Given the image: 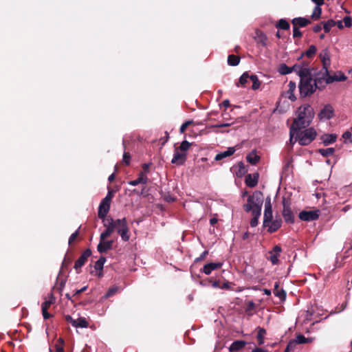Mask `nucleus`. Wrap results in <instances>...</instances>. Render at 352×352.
<instances>
[{
    "mask_svg": "<svg viewBox=\"0 0 352 352\" xmlns=\"http://www.w3.org/2000/svg\"><path fill=\"white\" fill-rule=\"evenodd\" d=\"M300 83L299 91L301 97L312 95L317 89H321L326 86V79L318 73L314 80L311 78V69L305 66L302 71H299Z\"/></svg>",
    "mask_w": 352,
    "mask_h": 352,
    "instance_id": "1",
    "label": "nucleus"
},
{
    "mask_svg": "<svg viewBox=\"0 0 352 352\" xmlns=\"http://www.w3.org/2000/svg\"><path fill=\"white\" fill-rule=\"evenodd\" d=\"M320 59L322 64V68L318 73V76H322L326 79V84H330L334 81H344L346 79V76L340 73L339 75L331 76L329 69L331 67V54L328 48H324L319 54Z\"/></svg>",
    "mask_w": 352,
    "mask_h": 352,
    "instance_id": "2",
    "label": "nucleus"
},
{
    "mask_svg": "<svg viewBox=\"0 0 352 352\" xmlns=\"http://www.w3.org/2000/svg\"><path fill=\"white\" fill-rule=\"evenodd\" d=\"M314 117L313 108L309 104H303L298 109V116L294 119L292 126L300 130L309 126Z\"/></svg>",
    "mask_w": 352,
    "mask_h": 352,
    "instance_id": "3",
    "label": "nucleus"
},
{
    "mask_svg": "<svg viewBox=\"0 0 352 352\" xmlns=\"http://www.w3.org/2000/svg\"><path fill=\"white\" fill-rule=\"evenodd\" d=\"M263 203V195L261 191L256 190L252 195H248L247 203L243 205V209L249 212L256 210L261 211Z\"/></svg>",
    "mask_w": 352,
    "mask_h": 352,
    "instance_id": "4",
    "label": "nucleus"
},
{
    "mask_svg": "<svg viewBox=\"0 0 352 352\" xmlns=\"http://www.w3.org/2000/svg\"><path fill=\"white\" fill-rule=\"evenodd\" d=\"M316 130L310 127L300 133L298 131L296 136L298 143L300 145L306 146L309 144L316 138Z\"/></svg>",
    "mask_w": 352,
    "mask_h": 352,
    "instance_id": "5",
    "label": "nucleus"
},
{
    "mask_svg": "<svg viewBox=\"0 0 352 352\" xmlns=\"http://www.w3.org/2000/svg\"><path fill=\"white\" fill-rule=\"evenodd\" d=\"M118 223L120 228L118 229V233L124 241H128L130 239V234L126 218L118 219Z\"/></svg>",
    "mask_w": 352,
    "mask_h": 352,
    "instance_id": "6",
    "label": "nucleus"
},
{
    "mask_svg": "<svg viewBox=\"0 0 352 352\" xmlns=\"http://www.w3.org/2000/svg\"><path fill=\"white\" fill-rule=\"evenodd\" d=\"M305 66L296 64L292 67H288L286 64H280L278 67V72L282 75H286L295 72L297 75H299V71H302Z\"/></svg>",
    "mask_w": 352,
    "mask_h": 352,
    "instance_id": "7",
    "label": "nucleus"
},
{
    "mask_svg": "<svg viewBox=\"0 0 352 352\" xmlns=\"http://www.w3.org/2000/svg\"><path fill=\"white\" fill-rule=\"evenodd\" d=\"M334 116V109L331 104H326L319 112L318 117L320 121L329 120Z\"/></svg>",
    "mask_w": 352,
    "mask_h": 352,
    "instance_id": "8",
    "label": "nucleus"
},
{
    "mask_svg": "<svg viewBox=\"0 0 352 352\" xmlns=\"http://www.w3.org/2000/svg\"><path fill=\"white\" fill-rule=\"evenodd\" d=\"M319 210H303L299 213V218L302 221H314L319 217Z\"/></svg>",
    "mask_w": 352,
    "mask_h": 352,
    "instance_id": "9",
    "label": "nucleus"
},
{
    "mask_svg": "<svg viewBox=\"0 0 352 352\" xmlns=\"http://www.w3.org/2000/svg\"><path fill=\"white\" fill-rule=\"evenodd\" d=\"M281 225L282 219L280 217H276L270 221L268 223L263 224V227L266 228L270 233H273L277 231L281 227Z\"/></svg>",
    "mask_w": 352,
    "mask_h": 352,
    "instance_id": "10",
    "label": "nucleus"
},
{
    "mask_svg": "<svg viewBox=\"0 0 352 352\" xmlns=\"http://www.w3.org/2000/svg\"><path fill=\"white\" fill-rule=\"evenodd\" d=\"M91 255L90 249L85 250L78 259L76 261L74 268L77 273H79L78 269H80L85 263L87 259Z\"/></svg>",
    "mask_w": 352,
    "mask_h": 352,
    "instance_id": "11",
    "label": "nucleus"
},
{
    "mask_svg": "<svg viewBox=\"0 0 352 352\" xmlns=\"http://www.w3.org/2000/svg\"><path fill=\"white\" fill-rule=\"evenodd\" d=\"M272 219H274L272 214V207L270 200H269L268 201H265V203L263 225L268 223L269 221Z\"/></svg>",
    "mask_w": 352,
    "mask_h": 352,
    "instance_id": "12",
    "label": "nucleus"
},
{
    "mask_svg": "<svg viewBox=\"0 0 352 352\" xmlns=\"http://www.w3.org/2000/svg\"><path fill=\"white\" fill-rule=\"evenodd\" d=\"M186 155L187 153L181 152L177 148L174 153L171 163L179 166L182 165L186 160Z\"/></svg>",
    "mask_w": 352,
    "mask_h": 352,
    "instance_id": "13",
    "label": "nucleus"
},
{
    "mask_svg": "<svg viewBox=\"0 0 352 352\" xmlns=\"http://www.w3.org/2000/svg\"><path fill=\"white\" fill-rule=\"evenodd\" d=\"M282 214L285 222L288 223H293L294 222V214L291 210L290 207L287 204H286L285 201H283V210Z\"/></svg>",
    "mask_w": 352,
    "mask_h": 352,
    "instance_id": "14",
    "label": "nucleus"
},
{
    "mask_svg": "<svg viewBox=\"0 0 352 352\" xmlns=\"http://www.w3.org/2000/svg\"><path fill=\"white\" fill-rule=\"evenodd\" d=\"M110 205L111 202L102 199L98 207V215L99 218H104L107 216L110 209Z\"/></svg>",
    "mask_w": 352,
    "mask_h": 352,
    "instance_id": "15",
    "label": "nucleus"
},
{
    "mask_svg": "<svg viewBox=\"0 0 352 352\" xmlns=\"http://www.w3.org/2000/svg\"><path fill=\"white\" fill-rule=\"evenodd\" d=\"M113 241L112 240L106 241L104 240H100V243H98L97 246L98 251L100 253H104L107 251L111 250L113 246Z\"/></svg>",
    "mask_w": 352,
    "mask_h": 352,
    "instance_id": "16",
    "label": "nucleus"
},
{
    "mask_svg": "<svg viewBox=\"0 0 352 352\" xmlns=\"http://www.w3.org/2000/svg\"><path fill=\"white\" fill-rule=\"evenodd\" d=\"M258 173H254V174H248L245 177V184L250 187L254 188L258 184Z\"/></svg>",
    "mask_w": 352,
    "mask_h": 352,
    "instance_id": "17",
    "label": "nucleus"
},
{
    "mask_svg": "<svg viewBox=\"0 0 352 352\" xmlns=\"http://www.w3.org/2000/svg\"><path fill=\"white\" fill-rule=\"evenodd\" d=\"M222 266L221 263H210L204 265L202 272L206 274L209 275L211 272L218 268H220Z\"/></svg>",
    "mask_w": 352,
    "mask_h": 352,
    "instance_id": "18",
    "label": "nucleus"
},
{
    "mask_svg": "<svg viewBox=\"0 0 352 352\" xmlns=\"http://www.w3.org/2000/svg\"><path fill=\"white\" fill-rule=\"evenodd\" d=\"M148 181V177L146 173L144 172H140L139 173L138 177L134 180L130 181L129 184L132 186H135L140 184H146Z\"/></svg>",
    "mask_w": 352,
    "mask_h": 352,
    "instance_id": "19",
    "label": "nucleus"
},
{
    "mask_svg": "<svg viewBox=\"0 0 352 352\" xmlns=\"http://www.w3.org/2000/svg\"><path fill=\"white\" fill-rule=\"evenodd\" d=\"M292 23L293 26L303 28L311 23V21L305 17H296L292 19Z\"/></svg>",
    "mask_w": 352,
    "mask_h": 352,
    "instance_id": "20",
    "label": "nucleus"
},
{
    "mask_svg": "<svg viewBox=\"0 0 352 352\" xmlns=\"http://www.w3.org/2000/svg\"><path fill=\"white\" fill-rule=\"evenodd\" d=\"M102 220L103 225L105 228L115 230L116 228V222L111 217H105L104 218H100Z\"/></svg>",
    "mask_w": 352,
    "mask_h": 352,
    "instance_id": "21",
    "label": "nucleus"
},
{
    "mask_svg": "<svg viewBox=\"0 0 352 352\" xmlns=\"http://www.w3.org/2000/svg\"><path fill=\"white\" fill-rule=\"evenodd\" d=\"M313 340L314 339L312 338H305L303 335L298 334L296 336L294 340L289 342V345L291 346L293 344L310 343L313 341Z\"/></svg>",
    "mask_w": 352,
    "mask_h": 352,
    "instance_id": "22",
    "label": "nucleus"
},
{
    "mask_svg": "<svg viewBox=\"0 0 352 352\" xmlns=\"http://www.w3.org/2000/svg\"><path fill=\"white\" fill-rule=\"evenodd\" d=\"M235 151L236 150H235L234 147H229L226 151H223V152L219 153L217 155H216L214 160L216 161H219L225 157H229V156L232 155V154H234Z\"/></svg>",
    "mask_w": 352,
    "mask_h": 352,
    "instance_id": "23",
    "label": "nucleus"
},
{
    "mask_svg": "<svg viewBox=\"0 0 352 352\" xmlns=\"http://www.w3.org/2000/svg\"><path fill=\"white\" fill-rule=\"evenodd\" d=\"M337 135L336 134H325L321 137L323 144L328 146L336 141Z\"/></svg>",
    "mask_w": 352,
    "mask_h": 352,
    "instance_id": "24",
    "label": "nucleus"
},
{
    "mask_svg": "<svg viewBox=\"0 0 352 352\" xmlns=\"http://www.w3.org/2000/svg\"><path fill=\"white\" fill-rule=\"evenodd\" d=\"M288 87H289V89L287 91V97L292 101H295L296 98L294 92L296 87V83L293 81H290L289 82Z\"/></svg>",
    "mask_w": 352,
    "mask_h": 352,
    "instance_id": "25",
    "label": "nucleus"
},
{
    "mask_svg": "<svg viewBox=\"0 0 352 352\" xmlns=\"http://www.w3.org/2000/svg\"><path fill=\"white\" fill-rule=\"evenodd\" d=\"M246 159L249 163L254 165L258 162L260 157L255 151H252L247 155Z\"/></svg>",
    "mask_w": 352,
    "mask_h": 352,
    "instance_id": "26",
    "label": "nucleus"
},
{
    "mask_svg": "<svg viewBox=\"0 0 352 352\" xmlns=\"http://www.w3.org/2000/svg\"><path fill=\"white\" fill-rule=\"evenodd\" d=\"M261 211L256 210L252 212L253 216L252 219L250 221V226L252 227H256L258 225V219L261 216Z\"/></svg>",
    "mask_w": 352,
    "mask_h": 352,
    "instance_id": "27",
    "label": "nucleus"
},
{
    "mask_svg": "<svg viewBox=\"0 0 352 352\" xmlns=\"http://www.w3.org/2000/svg\"><path fill=\"white\" fill-rule=\"evenodd\" d=\"M246 344L245 342L242 340L234 341L230 346V351H237L245 346Z\"/></svg>",
    "mask_w": 352,
    "mask_h": 352,
    "instance_id": "28",
    "label": "nucleus"
},
{
    "mask_svg": "<svg viewBox=\"0 0 352 352\" xmlns=\"http://www.w3.org/2000/svg\"><path fill=\"white\" fill-rule=\"evenodd\" d=\"M87 326L88 322L85 318H78L77 320H75L74 327L76 328H86Z\"/></svg>",
    "mask_w": 352,
    "mask_h": 352,
    "instance_id": "29",
    "label": "nucleus"
},
{
    "mask_svg": "<svg viewBox=\"0 0 352 352\" xmlns=\"http://www.w3.org/2000/svg\"><path fill=\"white\" fill-rule=\"evenodd\" d=\"M249 80H250V76L248 74V72H245L241 76L239 80V83L236 85L238 87L240 85L242 87H245Z\"/></svg>",
    "mask_w": 352,
    "mask_h": 352,
    "instance_id": "30",
    "label": "nucleus"
},
{
    "mask_svg": "<svg viewBox=\"0 0 352 352\" xmlns=\"http://www.w3.org/2000/svg\"><path fill=\"white\" fill-rule=\"evenodd\" d=\"M240 62V58L233 54L229 55L228 57V63L231 66H236Z\"/></svg>",
    "mask_w": 352,
    "mask_h": 352,
    "instance_id": "31",
    "label": "nucleus"
},
{
    "mask_svg": "<svg viewBox=\"0 0 352 352\" xmlns=\"http://www.w3.org/2000/svg\"><path fill=\"white\" fill-rule=\"evenodd\" d=\"M334 26H336V21L333 19L328 20L323 23V28L326 33L329 32Z\"/></svg>",
    "mask_w": 352,
    "mask_h": 352,
    "instance_id": "32",
    "label": "nucleus"
},
{
    "mask_svg": "<svg viewBox=\"0 0 352 352\" xmlns=\"http://www.w3.org/2000/svg\"><path fill=\"white\" fill-rule=\"evenodd\" d=\"M276 28L281 30H289L290 28L289 23L284 19H281L278 21Z\"/></svg>",
    "mask_w": 352,
    "mask_h": 352,
    "instance_id": "33",
    "label": "nucleus"
},
{
    "mask_svg": "<svg viewBox=\"0 0 352 352\" xmlns=\"http://www.w3.org/2000/svg\"><path fill=\"white\" fill-rule=\"evenodd\" d=\"M106 262V258L101 256L96 263L94 265V268L96 270L101 271L103 269L104 264Z\"/></svg>",
    "mask_w": 352,
    "mask_h": 352,
    "instance_id": "34",
    "label": "nucleus"
},
{
    "mask_svg": "<svg viewBox=\"0 0 352 352\" xmlns=\"http://www.w3.org/2000/svg\"><path fill=\"white\" fill-rule=\"evenodd\" d=\"M54 302V298L52 295H51L48 300H45L41 305L42 310H47L48 308L53 304Z\"/></svg>",
    "mask_w": 352,
    "mask_h": 352,
    "instance_id": "35",
    "label": "nucleus"
},
{
    "mask_svg": "<svg viewBox=\"0 0 352 352\" xmlns=\"http://www.w3.org/2000/svg\"><path fill=\"white\" fill-rule=\"evenodd\" d=\"M250 80L252 82V88L254 90H256L260 87L261 82L259 81L258 77L256 75H251Z\"/></svg>",
    "mask_w": 352,
    "mask_h": 352,
    "instance_id": "36",
    "label": "nucleus"
},
{
    "mask_svg": "<svg viewBox=\"0 0 352 352\" xmlns=\"http://www.w3.org/2000/svg\"><path fill=\"white\" fill-rule=\"evenodd\" d=\"M300 131L299 129H297L296 128L291 126L290 130H289V143L292 144H294L296 142V139L294 140V136L298 133V131Z\"/></svg>",
    "mask_w": 352,
    "mask_h": 352,
    "instance_id": "37",
    "label": "nucleus"
},
{
    "mask_svg": "<svg viewBox=\"0 0 352 352\" xmlns=\"http://www.w3.org/2000/svg\"><path fill=\"white\" fill-rule=\"evenodd\" d=\"M322 13V9L319 6H316L313 10L311 18L314 20H317L320 18Z\"/></svg>",
    "mask_w": 352,
    "mask_h": 352,
    "instance_id": "38",
    "label": "nucleus"
},
{
    "mask_svg": "<svg viewBox=\"0 0 352 352\" xmlns=\"http://www.w3.org/2000/svg\"><path fill=\"white\" fill-rule=\"evenodd\" d=\"M335 151L333 148H320L318 152L324 157L332 155Z\"/></svg>",
    "mask_w": 352,
    "mask_h": 352,
    "instance_id": "39",
    "label": "nucleus"
},
{
    "mask_svg": "<svg viewBox=\"0 0 352 352\" xmlns=\"http://www.w3.org/2000/svg\"><path fill=\"white\" fill-rule=\"evenodd\" d=\"M266 331L264 329H259L257 334V340L258 344L261 345L264 343V337Z\"/></svg>",
    "mask_w": 352,
    "mask_h": 352,
    "instance_id": "40",
    "label": "nucleus"
},
{
    "mask_svg": "<svg viewBox=\"0 0 352 352\" xmlns=\"http://www.w3.org/2000/svg\"><path fill=\"white\" fill-rule=\"evenodd\" d=\"M190 146V144L188 141L184 140L181 143L178 150L181 152H184V153H187L186 152L188 150Z\"/></svg>",
    "mask_w": 352,
    "mask_h": 352,
    "instance_id": "41",
    "label": "nucleus"
},
{
    "mask_svg": "<svg viewBox=\"0 0 352 352\" xmlns=\"http://www.w3.org/2000/svg\"><path fill=\"white\" fill-rule=\"evenodd\" d=\"M64 340L63 338H59L56 344V352H64L63 349Z\"/></svg>",
    "mask_w": 352,
    "mask_h": 352,
    "instance_id": "42",
    "label": "nucleus"
},
{
    "mask_svg": "<svg viewBox=\"0 0 352 352\" xmlns=\"http://www.w3.org/2000/svg\"><path fill=\"white\" fill-rule=\"evenodd\" d=\"M113 232V230L105 228L100 235V240L102 241L106 239L107 237L110 236Z\"/></svg>",
    "mask_w": 352,
    "mask_h": 352,
    "instance_id": "43",
    "label": "nucleus"
},
{
    "mask_svg": "<svg viewBox=\"0 0 352 352\" xmlns=\"http://www.w3.org/2000/svg\"><path fill=\"white\" fill-rule=\"evenodd\" d=\"M270 256H269V260L271 261L272 265H276L278 263V257L280 255L277 254L273 253V252H269Z\"/></svg>",
    "mask_w": 352,
    "mask_h": 352,
    "instance_id": "44",
    "label": "nucleus"
},
{
    "mask_svg": "<svg viewBox=\"0 0 352 352\" xmlns=\"http://www.w3.org/2000/svg\"><path fill=\"white\" fill-rule=\"evenodd\" d=\"M316 51L317 48L315 45H310L308 50L305 52V55H306L307 57H311L316 54Z\"/></svg>",
    "mask_w": 352,
    "mask_h": 352,
    "instance_id": "45",
    "label": "nucleus"
},
{
    "mask_svg": "<svg viewBox=\"0 0 352 352\" xmlns=\"http://www.w3.org/2000/svg\"><path fill=\"white\" fill-rule=\"evenodd\" d=\"M118 291V287L117 286H113V287L109 288V290L107 291V294H105L104 298H109V297L113 296L115 294L117 293Z\"/></svg>",
    "mask_w": 352,
    "mask_h": 352,
    "instance_id": "46",
    "label": "nucleus"
},
{
    "mask_svg": "<svg viewBox=\"0 0 352 352\" xmlns=\"http://www.w3.org/2000/svg\"><path fill=\"white\" fill-rule=\"evenodd\" d=\"M274 294L276 296L278 297L280 300H285L286 298V292L283 289L274 291Z\"/></svg>",
    "mask_w": 352,
    "mask_h": 352,
    "instance_id": "47",
    "label": "nucleus"
},
{
    "mask_svg": "<svg viewBox=\"0 0 352 352\" xmlns=\"http://www.w3.org/2000/svg\"><path fill=\"white\" fill-rule=\"evenodd\" d=\"M108 189H109V188H108ZM114 192L115 191H113V190H109L106 197L102 199L105 200V201H107L109 202H111L113 197Z\"/></svg>",
    "mask_w": 352,
    "mask_h": 352,
    "instance_id": "48",
    "label": "nucleus"
},
{
    "mask_svg": "<svg viewBox=\"0 0 352 352\" xmlns=\"http://www.w3.org/2000/svg\"><path fill=\"white\" fill-rule=\"evenodd\" d=\"M302 36V32L298 27L293 26V37L300 38Z\"/></svg>",
    "mask_w": 352,
    "mask_h": 352,
    "instance_id": "49",
    "label": "nucleus"
},
{
    "mask_svg": "<svg viewBox=\"0 0 352 352\" xmlns=\"http://www.w3.org/2000/svg\"><path fill=\"white\" fill-rule=\"evenodd\" d=\"M130 155L129 153L124 152L123 154V162L126 164L129 165L130 164Z\"/></svg>",
    "mask_w": 352,
    "mask_h": 352,
    "instance_id": "50",
    "label": "nucleus"
},
{
    "mask_svg": "<svg viewBox=\"0 0 352 352\" xmlns=\"http://www.w3.org/2000/svg\"><path fill=\"white\" fill-rule=\"evenodd\" d=\"M78 235V230H76L73 234H72V235L69 236V244H72L75 241V239H76Z\"/></svg>",
    "mask_w": 352,
    "mask_h": 352,
    "instance_id": "51",
    "label": "nucleus"
},
{
    "mask_svg": "<svg viewBox=\"0 0 352 352\" xmlns=\"http://www.w3.org/2000/svg\"><path fill=\"white\" fill-rule=\"evenodd\" d=\"M191 123V121H186L184 123H183L181 126H180V129H179V131H180V133H184L185 131V130L186 129V128L188 127V126Z\"/></svg>",
    "mask_w": 352,
    "mask_h": 352,
    "instance_id": "52",
    "label": "nucleus"
},
{
    "mask_svg": "<svg viewBox=\"0 0 352 352\" xmlns=\"http://www.w3.org/2000/svg\"><path fill=\"white\" fill-rule=\"evenodd\" d=\"M343 23H344L345 27H350L351 25V20L349 16H345L343 19Z\"/></svg>",
    "mask_w": 352,
    "mask_h": 352,
    "instance_id": "53",
    "label": "nucleus"
},
{
    "mask_svg": "<svg viewBox=\"0 0 352 352\" xmlns=\"http://www.w3.org/2000/svg\"><path fill=\"white\" fill-rule=\"evenodd\" d=\"M259 38H260V42L263 44V45L265 46L267 44H266V41H267V36L261 33L259 36Z\"/></svg>",
    "mask_w": 352,
    "mask_h": 352,
    "instance_id": "54",
    "label": "nucleus"
},
{
    "mask_svg": "<svg viewBox=\"0 0 352 352\" xmlns=\"http://www.w3.org/2000/svg\"><path fill=\"white\" fill-rule=\"evenodd\" d=\"M208 254V251L207 250H205L204 252H203L201 255L197 257L196 259H195V261L198 262V261H200L201 260H203L206 256V255Z\"/></svg>",
    "mask_w": 352,
    "mask_h": 352,
    "instance_id": "55",
    "label": "nucleus"
},
{
    "mask_svg": "<svg viewBox=\"0 0 352 352\" xmlns=\"http://www.w3.org/2000/svg\"><path fill=\"white\" fill-rule=\"evenodd\" d=\"M281 250L282 249L279 245H275L271 252H273V253L280 255Z\"/></svg>",
    "mask_w": 352,
    "mask_h": 352,
    "instance_id": "56",
    "label": "nucleus"
},
{
    "mask_svg": "<svg viewBox=\"0 0 352 352\" xmlns=\"http://www.w3.org/2000/svg\"><path fill=\"white\" fill-rule=\"evenodd\" d=\"M231 125H232V123L226 122V123L212 125V127H227V126H230Z\"/></svg>",
    "mask_w": 352,
    "mask_h": 352,
    "instance_id": "57",
    "label": "nucleus"
},
{
    "mask_svg": "<svg viewBox=\"0 0 352 352\" xmlns=\"http://www.w3.org/2000/svg\"><path fill=\"white\" fill-rule=\"evenodd\" d=\"M351 133L349 132V131H345L343 135H342V138L344 139V140H348V139H351Z\"/></svg>",
    "mask_w": 352,
    "mask_h": 352,
    "instance_id": "58",
    "label": "nucleus"
},
{
    "mask_svg": "<svg viewBox=\"0 0 352 352\" xmlns=\"http://www.w3.org/2000/svg\"><path fill=\"white\" fill-rule=\"evenodd\" d=\"M65 319L66 320L71 323L72 324V326H74V323H75V320L72 318V317L69 315H67L65 316Z\"/></svg>",
    "mask_w": 352,
    "mask_h": 352,
    "instance_id": "59",
    "label": "nucleus"
},
{
    "mask_svg": "<svg viewBox=\"0 0 352 352\" xmlns=\"http://www.w3.org/2000/svg\"><path fill=\"white\" fill-rule=\"evenodd\" d=\"M42 314L44 319H49L52 316L47 312V310H42Z\"/></svg>",
    "mask_w": 352,
    "mask_h": 352,
    "instance_id": "60",
    "label": "nucleus"
},
{
    "mask_svg": "<svg viewBox=\"0 0 352 352\" xmlns=\"http://www.w3.org/2000/svg\"><path fill=\"white\" fill-rule=\"evenodd\" d=\"M322 30V26L321 25H316L314 28H313V30L314 32H319L320 30Z\"/></svg>",
    "mask_w": 352,
    "mask_h": 352,
    "instance_id": "61",
    "label": "nucleus"
},
{
    "mask_svg": "<svg viewBox=\"0 0 352 352\" xmlns=\"http://www.w3.org/2000/svg\"><path fill=\"white\" fill-rule=\"evenodd\" d=\"M336 25L339 28V29H342L344 25H343V21H336Z\"/></svg>",
    "mask_w": 352,
    "mask_h": 352,
    "instance_id": "62",
    "label": "nucleus"
},
{
    "mask_svg": "<svg viewBox=\"0 0 352 352\" xmlns=\"http://www.w3.org/2000/svg\"><path fill=\"white\" fill-rule=\"evenodd\" d=\"M218 221V219L216 217H214L210 219V223L212 226H214L216 224Z\"/></svg>",
    "mask_w": 352,
    "mask_h": 352,
    "instance_id": "63",
    "label": "nucleus"
},
{
    "mask_svg": "<svg viewBox=\"0 0 352 352\" xmlns=\"http://www.w3.org/2000/svg\"><path fill=\"white\" fill-rule=\"evenodd\" d=\"M252 352H267L266 350L262 348H255Z\"/></svg>",
    "mask_w": 352,
    "mask_h": 352,
    "instance_id": "64",
    "label": "nucleus"
}]
</instances>
